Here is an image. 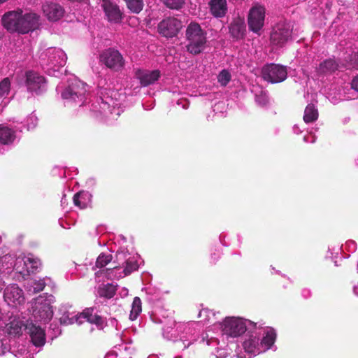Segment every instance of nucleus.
Listing matches in <instances>:
<instances>
[{"label": "nucleus", "instance_id": "1", "mask_svg": "<svg viewBox=\"0 0 358 358\" xmlns=\"http://www.w3.org/2000/svg\"><path fill=\"white\" fill-rule=\"evenodd\" d=\"M39 18L35 13L24 14L21 9H18L6 13L2 17V24L10 33L25 34L39 27Z\"/></svg>", "mask_w": 358, "mask_h": 358}, {"label": "nucleus", "instance_id": "2", "mask_svg": "<svg viewBox=\"0 0 358 358\" xmlns=\"http://www.w3.org/2000/svg\"><path fill=\"white\" fill-rule=\"evenodd\" d=\"M116 259L119 266L106 269L105 275L108 279L117 280L124 278L138 270L139 267V255L129 252L127 248H120L117 251Z\"/></svg>", "mask_w": 358, "mask_h": 358}, {"label": "nucleus", "instance_id": "3", "mask_svg": "<svg viewBox=\"0 0 358 358\" xmlns=\"http://www.w3.org/2000/svg\"><path fill=\"white\" fill-rule=\"evenodd\" d=\"M66 54L58 48H48L39 55L40 65L48 75L55 77L59 76V69L66 64Z\"/></svg>", "mask_w": 358, "mask_h": 358}, {"label": "nucleus", "instance_id": "4", "mask_svg": "<svg viewBox=\"0 0 358 358\" xmlns=\"http://www.w3.org/2000/svg\"><path fill=\"white\" fill-rule=\"evenodd\" d=\"M89 87L80 80H73L62 91L64 104L73 107H81L86 104L89 96Z\"/></svg>", "mask_w": 358, "mask_h": 358}, {"label": "nucleus", "instance_id": "5", "mask_svg": "<svg viewBox=\"0 0 358 358\" xmlns=\"http://www.w3.org/2000/svg\"><path fill=\"white\" fill-rule=\"evenodd\" d=\"M187 50L192 55H199L206 48L207 33L196 22H192L185 31Z\"/></svg>", "mask_w": 358, "mask_h": 358}, {"label": "nucleus", "instance_id": "6", "mask_svg": "<svg viewBox=\"0 0 358 358\" xmlns=\"http://www.w3.org/2000/svg\"><path fill=\"white\" fill-rule=\"evenodd\" d=\"M54 301V296L48 294L40 295L31 301L34 322H40L42 324H46L51 320L53 316L52 303Z\"/></svg>", "mask_w": 358, "mask_h": 358}, {"label": "nucleus", "instance_id": "7", "mask_svg": "<svg viewBox=\"0 0 358 358\" xmlns=\"http://www.w3.org/2000/svg\"><path fill=\"white\" fill-rule=\"evenodd\" d=\"M294 26V22L287 20L277 23L271 34L272 45L277 48H282L287 43L295 40L299 35V31Z\"/></svg>", "mask_w": 358, "mask_h": 358}, {"label": "nucleus", "instance_id": "8", "mask_svg": "<svg viewBox=\"0 0 358 358\" xmlns=\"http://www.w3.org/2000/svg\"><path fill=\"white\" fill-rule=\"evenodd\" d=\"M85 320L94 324L100 330L106 326V320L98 314L96 307L85 308L82 313L76 315L68 313L60 318L61 323L66 325L75 322L81 324Z\"/></svg>", "mask_w": 358, "mask_h": 358}, {"label": "nucleus", "instance_id": "9", "mask_svg": "<svg viewBox=\"0 0 358 358\" xmlns=\"http://www.w3.org/2000/svg\"><path fill=\"white\" fill-rule=\"evenodd\" d=\"M249 325H253V323L239 317H226L222 322L216 324L222 336H226L227 339L241 336L248 331Z\"/></svg>", "mask_w": 358, "mask_h": 358}, {"label": "nucleus", "instance_id": "10", "mask_svg": "<svg viewBox=\"0 0 358 358\" xmlns=\"http://www.w3.org/2000/svg\"><path fill=\"white\" fill-rule=\"evenodd\" d=\"M117 106V104H115L113 99L109 97H106V99L98 97L89 108L97 117L116 120L120 115V109Z\"/></svg>", "mask_w": 358, "mask_h": 358}, {"label": "nucleus", "instance_id": "11", "mask_svg": "<svg viewBox=\"0 0 358 358\" xmlns=\"http://www.w3.org/2000/svg\"><path fill=\"white\" fill-rule=\"evenodd\" d=\"M262 78L271 83H279L284 81L287 77L286 66L276 64H267L262 69Z\"/></svg>", "mask_w": 358, "mask_h": 358}, {"label": "nucleus", "instance_id": "12", "mask_svg": "<svg viewBox=\"0 0 358 358\" xmlns=\"http://www.w3.org/2000/svg\"><path fill=\"white\" fill-rule=\"evenodd\" d=\"M198 323H189L182 324V332L180 334L178 348H187L194 343L199 338L200 329L198 328Z\"/></svg>", "mask_w": 358, "mask_h": 358}, {"label": "nucleus", "instance_id": "13", "mask_svg": "<svg viewBox=\"0 0 358 358\" xmlns=\"http://www.w3.org/2000/svg\"><path fill=\"white\" fill-rule=\"evenodd\" d=\"M134 78L137 80L141 87L154 85L161 77V72L158 69L150 70L143 68H134Z\"/></svg>", "mask_w": 358, "mask_h": 358}, {"label": "nucleus", "instance_id": "14", "mask_svg": "<svg viewBox=\"0 0 358 358\" xmlns=\"http://www.w3.org/2000/svg\"><path fill=\"white\" fill-rule=\"evenodd\" d=\"M100 59L108 68L118 71L124 66V60L120 52L113 48L104 50L100 55Z\"/></svg>", "mask_w": 358, "mask_h": 358}, {"label": "nucleus", "instance_id": "15", "mask_svg": "<svg viewBox=\"0 0 358 358\" xmlns=\"http://www.w3.org/2000/svg\"><path fill=\"white\" fill-rule=\"evenodd\" d=\"M25 84L29 92L40 94L46 90V80L38 73L28 71L25 73Z\"/></svg>", "mask_w": 358, "mask_h": 358}, {"label": "nucleus", "instance_id": "16", "mask_svg": "<svg viewBox=\"0 0 358 358\" xmlns=\"http://www.w3.org/2000/svg\"><path fill=\"white\" fill-rule=\"evenodd\" d=\"M24 331L29 336L30 341L32 344L37 347H43L46 341L45 329L36 322L33 321L25 324Z\"/></svg>", "mask_w": 358, "mask_h": 358}, {"label": "nucleus", "instance_id": "17", "mask_svg": "<svg viewBox=\"0 0 358 358\" xmlns=\"http://www.w3.org/2000/svg\"><path fill=\"white\" fill-rule=\"evenodd\" d=\"M246 335V338L243 343V348L245 352L248 355L249 357H255L256 355L264 352L265 348H263L260 343V338L256 332H250Z\"/></svg>", "mask_w": 358, "mask_h": 358}, {"label": "nucleus", "instance_id": "18", "mask_svg": "<svg viewBox=\"0 0 358 358\" xmlns=\"http://www.w3.org/2000/svg\"><path fill=\"white\" fill-rule=\"evenodd\" d=\"M265 20V9L262 6H257L252 7L248 14L249 29L258 33L263 27Z\"/></svg>", "mask_w": 358, "mask_h": 358}, {"label": "nucleus", "instance_id": "19", "mask_svg": "<svg viewBox=\"0 0 358 358\" xmlns=\"http://www.w3.org/2000/svg\"><path fill=\"white\" fill-rule=\"evenodd\" d=\"M182 27L180 20L175 17H168L158 24V31L163 36L172 38L177 35Z\"/></svg>", "mask_w": 358, "mask_h": 358}, {"label": "nucleus", "instance_id": "20", "mask_svg": "<svg viewBox=\"0 0 358 358\" xmlns=\"http://www.w3.org/2000/svg\"><path fill=\"white\" fill-rule=\"evenodd\" d=\"M3 298L8 305H20L24 301L23 291L17 284H10L4 289Z\"/></svg>", "mask_w": 358, "mask_h": 358}, {"label": "nucleus", "instance_id": "21", "mask_svg": "<svg viewBox=\"0 0 358 358\" xmlns=\"http://www.w3.org/2000/svg\"><path fill=\"white\" fill-rule=\"evenodd\" d=\"M43 12L49 21L56 22L63 17L64 9L57 3L46 2L43 6Z\"/></svg>", "mask_w": 358, "mask_h": 358}, {"label": "nucleus", "instance_id": "22", "mask_svg": "<svg viewBox=\"0 0 358 358\" xmlns=\"http://www.w3.org/2000/svg\"><path fill=\"white\" fill-rule=\"evenodd\" d=\"M102 7L109 22L119 23L121 21L122 13L117 4L108 0H103Z\"/></svg>", "mask_w": 358, "mask_h": 358}, {"label": "nucleus", "instance_id": "23", "mask_svg": "<svg viewBox=\"0 0 358 358\" xmlns=\"http://www.w3.org/2000/svg\"><path fill=\"white\" fill-rule=\"evenodd\" d=\"M6 255H9L12 258L11 273L15 271L23 279L29 276L26 255H20L17 257L10 254H7Z\"/></svg>", "mask_w": 358, "mask_h": 358}, {"label": "nucleus", "instance_id": "24", "mask_svg": "<svg viewBox=\"0 0 358 358\" xmlns=\"http://www.w3.org/2000/svg\"><path fill=\"white\" fill-rule=\"evenodd\" d=\"M245 28L244 19L240 17H236L229 27L230 35L236 40L243 38L245 34Z\"/></svg>", "mask_w": 358, "mask_h": 358}, {"label": "nucleus", "instance_id": "25", "mask_svg": "<svg viewBox=\"0 0 358 358\" xmlns=\"http://www.w3.org/2000/svg\"><path fill=\"white\" fill-rule=\"evenodd\" d=\"M12 258L9 255L0 257V292L5 287L4 279L11 273Z\"/></svg>", "mask_w": 358, "mask_h": 358}, {"label": "nucleus", "instance_id": "26", "mask_svg": "<svg viewBox=\"0 0 358 358\" xmlns=\"http://www.w3.org/2000/svg\"><path fill=\"white\" fill-rule=\"evenodd\" d=\"M208 6L210 13L216 18L222 17L227 13V4L226 0H210Z\"/></svg>", "mask_w": 358, "mask_h": 358}, {"label": "nucleus", "instance_id": "27", "mask_svg": "<svg viewBox=\"0 0 358 358\" xmlns=\"http://www.w3.org/2000/svg\"><path fill=\"white\" fill-rule=\"evenodd\" d=\"M182 324H176L174 321L171 322V325L163 328V336L167 340L174 342L179 341V332H182Z\"/></svg>", "mask_w": 358, "mask_h": 358}, {"label": "nucleus", "instance_id": "28", "mask_svg": "<svg viewBox=\"0 0 358 358\" xmlns=\"http://www.w3.org/2000/svg\"><path fill=\"white\" fill-rule=\"evenodd\" d=\"M345 66L344 64H339L334 58H329L320 64L319 71L321 73H332L336 70H340Z\"/></svg>", "mask_w": 358, "mask_h": 358}, {"label": "nucleus", "instance_id": "29", "mask_svg": "<svg viewBox=\"0 0 358 358\" xmlns=\"http://www.w3.org/2000/svg\"><path fill=\"white\" fill-rule=\"evenodd\" d=\"M16 138L15 130L4 124H0V143L8 145Z\"/></svg>", "mask_w": 358, "mask_h": 358}, {"label": "nucleus", "instance_id": "30", "mask_svg": "<svg viewBox=\"0 0 358 358\" xmlns=\"http://www.w3.org/2000/svg\"><path fill=\"white\" fill-rule=\"evenodd\" d=\"M276 339V332L273 328H267L264 333V336L260 339V343L263 348H265V352L271 348Z\"/></svg>", "mask_w": 358, "mask_h": 358}, {"label": "nucleus", "instance_id": "31", "mask_svg": "<svg viewBox=\"0 0 358 358\" xmlns=\"http://www.w3.org/2000/svg\"><path fill=\"white\" fill-rule=\"evenodd\" d=\"M91 194L88 192L80 191L73 196L74 205L80 209L87 207L91 201Z\"/></svg>", "mask_w": 358, "mask_h": 358}, {"label": "nucleus", "instance_id": "32", "mask_svg": "<svg viewBox=\"0 0 358 358\" xmlns=\"http://www.w3.org/2000/svg\"><path fill=\"white\" fill-rule=\"evenodd\" d=\"M319 116L318 110L313 103H308L304 110L303 121L306 124L315 122Z\"/></svg>", "mask_w": 358, "mask_h": 358}, {"label": "nucleus", "instance_id": "33", "mask_svg": "<svg viewBox=\"0 0 358 358\" xmlns=\"http://www.w3.org/2000/svg\"><path fill=\"white\" fill-rule=\"evenodd\" d=\"M116 287L112 283L102 285L98 289V294L101 298L110 299L114 296L117 290Z\"/></svg>", "mask_w": 358, "mask_h": 358}, {"label": "nucleus", "instance_id": "34", "mask_svg": "<svg viewBox=\"0 0 358 358\" xmlns=\"http://www.w3.org/2000/svg\"><path fill=\"white\" fill-rule=\"evenodd\" d=\"M27 264L28 266L29 275L31 273H35L41 266V260L35 257L33 254H28L26 255Z\"/></svg>", "mask_w": 358, "mask_h": 358}, {"label": "nucleus", "instance_id": "35", "mask_svg": "<svg viewBox=\"0 0 358 358\" xmlns=\"http://www.w3.org/2000/svg\"><path fill=\"white\" fill-rule=\"evenodd\" d=\"M7 326L8 334L14 336L21 334L23 327H25V325L22 322L17 320L10 322Z\"/></svg>", "mask_w": 358, "mask_h": 358}, {"label": "nucleus", "instance_id": "36", "mask_svg": "<svg viewBox=\"0 0 358 358\" xmlns=\"http://www.w3.org/2000/svg\"><path fill=\"white\" fill-rule=\"evenodd\" d=\"M142 311V303L141 300L139 297L136 296L134 298L132 304H131V310L129 315V318L131 320H135L137 319L138 315Z\"/></svg>", "mask_w": 358, "mask_h": 358}, {"label": "nucleus", "instance_id": "37", "mask_svg": "<svg viewBox=\"0 0 358 358\" xmlns=\"http://www.w3.org/2000/svg\"><path fill=\"white\" fill-rule=\"evenodd\" d=\"M45 285V279L34 280L28 284L27 289L29 292L36 294L42 291Z\"/></svg>", "mask_w": 358, "mask_h": 358}, {"label": "nucleus", "instance_id": "38", "mask_svg": "<svg viewBox=\"0 0 358 358\" xmlns=\"http://www.w3.org/2000/svg\"><path fill=\"white\" fill-rule=\"evenodd\" d=\"M127 6L134 13H139L143 8V0H124Z\"/></svg>", "mask_w": 358, "mask_h": 358}, {"label": "nucleus", "instance_id": "39", "mask_svg": "<svg viewBox=\"0 0 358 358\" xmlns=\"http://www.w3.org/2000/svg\"><path fill=\"white\" fill-rule=\"evenodd\" d=\"M255 102L261 107H266L268 103V96L266 91L262 90L255 93Z\"/></svg>", "mask_w": 358, "mask_h": 358}, {"label": "nucleus", "instance_id": "40", "mask_svg": "<svg viewBox=\"0 0 358 358\" xmlns=\"http://www.w3.org/2000/svg\"><path fill=\"white\" fill-rule=\"evenodd\" d=\"M215 316V313L212 310L208 308H202L198 313V318L201 319V322H211L212 317Z\"/></svg>", "mask_w": 358, "mask_h": 358}, {"label": "nucleus", "instance_id": "41", "mask_svg": "<svg viewBox=\"0 0 358 358\" xmlns=\"http://www.w3.org/2000/svg\"><path fill=\"white\" fill-rule=\"evenodd\" d=\"M231 79L230 72L227 69L222 70L217 75V81L221 86L225 87Z\"/></svg>", "mask_w": 358, "mask_h": 358}, {"label": "nucleus", "instance_id": "42", "mask_svg": "<svg viewBox=\"0 0 358 358\" xmlns=\"http://www.w3.org/2000/svg\"><path fill=\"white\" fill-rule=\"evenodd\" d=\"M10 90V81L8 78H5L0 82V99L6 97Z\"/></svg>", "mask_w": 358, "mask_h": 358}, {"label": "nucleus", "instance_id": "43", "mask_svg": "<svg viewBox=\"0 0 358 358\" xmlns=\"http://www.w3.org/2000/svg\"><path fill=\"white\" fill-rule=\"evenodd\" d=\"M112 260V255L108 254L106 255L104 253H101L99 255L96 262V267L97 268H103L106 266L109 262Z\"/></svg>", "mask_w": 358, "mask_h": 358}, {"label": "nucleus", "instance_id": "44", "mask_svg": "<svg viewBox=\"0 0 358 358\" xmlns=\"http://www.w3.org/2000/svg\"><path fill=\"white\" fill-rule=\"evenodd\" d=\"M164 4L170 9L178 10L185 3L184 0H162Z\"/></svg>", "mask_w": 358, "mask_h": 358}, {"label": "nucleus", "instance_id": "45", "mask_svg": "<svg viewBox=\"0 0 358 358\" xmlns=\"http://www.w3.org/2000/svg\"><path fill=\"white\" fill-rule=\"evenodd\" d=\"M37 124L38 117L34 113H32L30 115L28 116L26 121L27 129L29 130L34 129L36 127Z\"/></svg>", "mask_w": 358, "mask_h": 358}, {"label": "nucleus", "instance_id": "46", "mask_svg": "<svg viewBox=\"0 0 358 358\" xmlns=\"http://www.w3.org/2000/svg\"><path fill=\"white\" fill-rule=\"evenodd\" d=\"M348 69H358V52L353 53L350 58V61L345 64Z\"/></svg>", "mask_w": 358, "mask_h": 358}, {"label": "nucleus", "instance_id": "47", "mask_svg": "<svg viewBox=\"0 0 358 358\" xmlns=\"http://www.w3.org/2000/svg\"><path fill=\"white\" fill-rule=\"evenodd\" d=\"M345 249L348 250L350 252H354L357 249V243L352 240H349L346 241V243L344 245ZM343 248V245H342L341 248H338V250H341Z\"/></svg>", "mask_w": 358, "mask_h": 358}, {"label": "nucleus", "instance_id": "48", "mask_svg": "<svg viewBox=\"0 0 358 358\" xmlns=\"http://www.w3.org/2000/svg\"><path fill=\"white\" fill-rule=\"evenodd\" d=\"M6 353H8V356L13 357V355L9 352L8 346L0 338V356L6 355Z\"/></svg>", "mask_w": 358, "mask_h": 358}, {"label": "nucleus", "instance_id": "49", "mask_svg": "<svg viewBox=\"0 0 358 358\" xmlns=\"http://www.w3.org/2000/svg\"><path fill=\"white\" fill-rule=\"evenodd\" d=\"M177 105L180 106L183 109H187L189 107V101L185 99H180L177 101Z\"/></svg>", "mask_w": 358, "mask_h": 358}, {"label": "nucleus", "instance_id": "50", "mask_svg": "<svg viewBox=\"0 0 358 358\" xmlns=\"http://www.w3.org/2000/svg\"><path fill=\"white\" fill-rule=\"evenodd\" d=\"M228 353L224 350H217L215 354V358H226Z\"/></svg>", "mask_w": 358, "mask_h": 358}, {"label": "nucleus", "instance_id": "51", "mask_svg": "<svg viewBox=\"0 0 358 358\" xmlns=\"http://www.w3.org/2000/svg\"><path fill=\"white\" fill-rule=\"evenodd\" d=\"M351 86L353 90L358 92V75L352 80Z\"/></svg>", "mask_w": 358, "mask_h": 358}, {"label": "nucleus", "instance_id": "52", "mask_svg": "<svg viewBox=\"0 0 358 358\" xmlns=\"http://www.w3.org/2000/svg\"><path fill=\"white\" fill-rule=\"evenodd\" d=\"M208 345H217L219 344V341L216 338H210L208 339L206 341Z\"/></svg>", "mask_w": 358, "mask_h": 358}, {"label": "nucleus", "instance_id": "53", "mask_svg": "<svg viewBox=\"0 0 358 358\" xmlns=\"http://www.w3.org/2000/svg\"><path fill=\"white\" fill-rule=\"evenodd\" d=\"M316 137L315 136L310 135V136H305L303 137V141L306 143H314L315 141Z\"/></svg>", "mask_w": 358, "mask_h": 358}, {"label": "nucleus", "instance_id": "54", "mask_svg": "<svg viewBox=\"0 0 358 358\" xmlns=\"http://www.w3.org/2000/svg\"><path fill=\"white\" fill-rule=\"evenodd\" d=\"M301 295L303 298L308 299L311 296V291L308 289H303L301 291Z\"/></svg>", "mask_w": 358, "mask_h": 358}, {"label": "nucleus", "instance_id": "55", "mask_svg": "<svg viewBox=\"0 0 358 358\" xmlns=\"http://www.w3.org/2000/svg\"><path fill=\"white\" fill-rule=\"evenodd\" d=\"M293 131L296 134H299L301 132V131L299 129L298 125H296V124L293 127Z\"/></svg>", "mask_w": 358, "mask_h": 358}, {"label": "nucleus", "instance_id": "56", "mask_svg": "<svg viewBox=\"0 0 358 358\" xmlns=\"http://www.w3.org/2000/svg\"><path fill=\"white\" fill-rule=\"evenodd\" d=\"M128 292H129V291H128V289H127L123 288V289H122V294L123 296H127V295L128 294Z\"/></svg>", "mask_w": 358, "mask_h": 358}, {"label": "nucleus", "instance_id": "57", "mask_svg": "<svg viewBox=\"0 0 358 358\" xmlns=\"http://www.w3.org/2000/svg\"><path fill=\"white\" fill-rule=\"evenodd\" d=\"M65 202H66L65 195H64L63 197L62 198V200H61V205H62V206H64Z\"/></svg>", "mask_w": 358, "mask_h": 358}, {"label": "nucleus", "instance_id": "58", "mask_svg": "<svg viewBox=\"0 0 358 358\" xmlns=\"http://www.w3.org/2000/svg\"><path fill=\"white\" fill-rule=\"evenodd\" d=\"M113 355H115L113 353H108V354L106 355L105 358H110V357H112V356H113Z\"/></svg>", "mask_w": 358, "mask_h": 358}, {"label": "nucleus", "instance_id": "59", "mask_svg": "<svg viewBox=\"0 0 358 358\" xmlns=\"http://www.w3.org/2000/svg\"><path fill=\"white\" fill-rule=\"evenodd\" d=\"M60 224H61V226H62L63 228H65V226H64V225L62 224V221L60 222Z\"/></svg>", "mask_w": 358, "mask_h": 358}, {"label": "nucleus", "instance_id": "60", "mask_svg": "<svg viewBox=\"0 0 358 358\" xmlns=\"http://www.w3.org/2000/svg\"><path fill=\"white\" fill-rule=\"evenodd\" d=\"M214 259H215H215H217V258H216V255H214Z\"/></svg>", "mask_w": 358, "mask_h": 358}, {"label": "nucleus", "instance_id": "61", "mask_svg": "<svg viewBox=\"0 0 358 358\" xmlns=\"http://www.w3.org/2000/svg\"><path fill=\"white\" fill-rule=\"evenodd\" d=\"M214 259H215H215H217V258H216V255H214Z\"/></svg>", "mask_w": 358, "mask_h": 358}, {"label": "nucleus", "instance_id": "62", "mask_svg": "<svg viewBox=\"0 0 358 358\" xmlns=\"http://www.w3.org/2000/svg\"><path fill=\"white\" fill-rule=\"evenodd\" d=\"M176 358H179V357H176Z\"/></svg>", "mask_w": 358, "mask_h": 358}]
</instances>
